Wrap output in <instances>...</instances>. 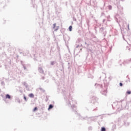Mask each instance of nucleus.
<instances>
[{"label": "nucleus", "instance_id": "obj_3", "mask_svg": "<svg viewBox=\"0 0 131 131\" xmlns=\"http://www.w3.org/2000/svg\"><path fill=\"white\" fill-rule=\"evenodd\" d=\"M53 107H54V106H53V105L52 104H50L49 106L48 110H50V109H52V108H53Z\"/></svg>", "mask_w": 131, "mask_h": 131}, {"label": "nucleus", "instance_id": "obj_8", "mask_svg": "<svg viewBox=\"0 0 131 131\" xmlns=\"http://www.w3.org/2000/svg\"><path fill=\"white\" fill-rule=\"evenodd\" d=\"M56 27V24H53V28H55Z\"/></svg>", "mask_w": 131, "mask_h": 131}, {"label": "nucleus", "instance_id": "obj_11", "mask_svg": "<svg viewBox=\"0 0 131 131\" xmlns=\"http://www.w3.org/2000/svg\"><path fill=\"white\" fill-rule=\"evenodd\" d=\"M129 61H131V58L129 60Z\"/></svg>", "mask_w": 131, "mask_h": 131}, {"label": "nucleus", "instance_id": "obj_10", "mask_svg": "<svg viewBox=\"0 0 131 131\" xmlns=\"http://www.w3.org/2000/svg\"><path fill=\"white\" fill-rule=\"evenodd\" d=\"M120 86H122V85H123L122 83H120Z\"/></svg>", "mask_w": 131, "mask_h": 131}, {"label": "nucleus", "instance_id": "obj_5", "mask_svg": "<svg viewBox=\"0 0 131 131\" xmlns=\"http://www.w3.org/2000/svg\"><path fill=\"white\" fill-rule=\"evenodd\" d=\"M101 131H106V128H105V127H102Z\"/></svg>", "mask_w": 131, "mask_h": 131}, {"label": "nucleus", "instance_id": "obj_4", "mask_svg": "<svg viewBox=\"0 0 131 131\" xmlns=\"http://www.w3.org/2000/svg\"><path fill=\"white\" fill-rule=\"evenodd\" d=\"M69 29L70 31H72V27L70 26L69 28Z\"/></svg>", "mask_w": 131, "mask_h": 131}, {"label": "nucleus", "instance_id": "obj_9", "mask_svg": "<svg viewBox=\"0 0 131 131\" xmlns=\"http://www.w3.org/2000/svg\"><path fill=\"white\" fill-rule=\"evenodd\" d=\"M24 99L25 101H27V99H26V97H25V96L24 97Z\"/></svg>", "mask_w": 131, "mask_h": 131}, {"label": "nucleus", "instance_id": "obj_1", "mask_svg": "<svg viewBox=\"0 0 131 131\" xmlns=\"http://www.w3.org/2000/svg\"><path fill=\"white\" fill-rule=\"evenodd\" d=\"M29 97H30V98H34V94L31 93L29 95Z\"/></svg>", "mask_w": 131, "mask_h": 131}, {"label": "nucleus", "instance_id": "obj_7", "mask_svg": "<svg viewBox=\"0 0 131 131\" xmlns=\"http://www.w3.org/2000/svg\"><path fill=\"white\" fill-rule=\"evenodd\" d=\"M127 94H128V95H130L131 92L130 91H127Z\"/></svg>", "mask_w": 131, "mask_h": 131}, {"label": "nucleus", "instance_id": "obj_2", "mask_svg": "<svg viewBox=\"0 0 131 131\" xmlns=\"http://www.w3.org/2000/svg\"><path fill=\"white\" fill-rule=\"evenodd\" d=\"M6 99H11V96L9 94L6 95Z\"/></svg>", "mask_w": 131, "mask_h": 131}, {"label": "nucleus", "instance_id": "obj_6", "mask_svg": "<svg viewBox=\"0 0 131 131\" xmlns=\"http://www.w3.org/2000/svg\"><path fill=\"white\" fill-rule=\"evenodd\" d=\"M36 110H37V107H35L33 109V111L34 112L36 111Z\"/></svg>", "mask_w": 131, "mask_h": 131}]
</instances>
